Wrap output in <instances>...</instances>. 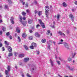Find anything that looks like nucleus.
Here are the masks:
<instances>
[{"instance_id":"c9c22d12","label":"nucleus","mask_w":77,"mask_h":77,"mask_svg":"<svg viewBox=\"0 0 77 77\" xmlns=\"http://www.w3.org/2000/svg\"><path fill=\"white\" fill-rule=\"evenodd\" d=\"M18 39L19 42H20L21 41V39L20 37H18Z\"/></svg>"},{"instance_id":"6ab92c4d","label":"nucleus","mask_w":77,"mask_h":77,"mask_svg":"<svg viewBox=\"0 0 77 77\" xmlns=\"http://www.w3.org/2000/svg\"><path fill=\"white\" fill-rule=\"evenodd\" d=\"M42 43H45L46 42V39H42Z\"/></svg>"},{"instance_id":"6e6d98bb","label":"nucleus","mask_w":77,"mask_h":77,"mask_svg":"<svg viewBox=\"0 0 77 77\" xmlns=\"http://www.w3.org/2000/svg\"><path fill=\"white\" fill-rule=\"evenodd\" d=\"M2 31H0V35H2Z\"/></svg>"},{"instance_id":"412c9836","label":"nucleus","mask_w":77,"mask_h":77,"mask_svg":"<svg viewBox=\"0 0 77 77\" xmlns=\"http://www.w3.org/2000/svg\"><path fill=\"white\" fill-rule=\"evenodd\" d=\"M28 23L29 24H31L32 23V21L30 20H28Z\"/></svg>"},{"instance_id":"a211bd4d","label":"nucleus","mask_w":77,"mask_h":77,"mask_svg":"<svg viewBox=\"0 0 77 77\" xmlns=\"http://www.w3.org/2000/svg\"><path fill=\"white\" fill-rule=\"evenodd\" d=\"M63 5L64 7H66L67 5L66 4V3L65 2H63Z\"/></svg>"},{"instance_id":"a878e982","label":"nucleus","mask_w":77,"mask_h":77,"mask_svg":"<svg viewBox=\"0 0 77 77\" xmlns=\"http://www.w3.org/2000/svg\"><path fill=\"white\" fill-rule=\"evenodd\" d=\"M59 17H60V15L59 14H58L57 16V18L58 20L59 19Z\"/></svg>"},{"instance_id":"5701e85b","label":"nucleus","mask_w":77,"mask_h":77,"mask_svg":"<svg viewBox=\"0 0 77 77\" xmlns=\"http://www.w3.org/2000/svg\"><path fill=\"white\" fill-rule=\"evenodd\" d=\"M42 14V12L41 11H39L38 13V15L39 16H40V15H41Z\"/></svg>"},{"instance_id":"e433bc0d","label":"nucleus","mask_w":77,"mask_h":77,"mask_svg":"<svg viewBox=\"0 0 77 77\" xmlns=\"http://www.w3.org/2000/svg\"><path fill=\"white\" fill-rule=\"evenodd\" d=\"M40 27V25L39 24L37 25L36 28H37V29H38V27Z\"/></svg>"},{"instance_id":"7c9ffc66","label":"nucleus","mask_w":77,"mask_h":77,"mask_svg":"<svg viewBox=\"0 0 77 77\" xmlns=\"http://www.w3.org/2000/svg\"><path fill=\"white\" fill-rule=\"evenodd\" d=\"M24 47L26 50H28V47H27V46L26 45H25V46H24Z\"/></svg>"},{"instance_id":"4d7b16f0","label":"nucleus","mask_w":77,"mask_h":77,"mask_svg":"<svg viewBox=\"0 0 77 77\" xmlns=\"http://www.w3.org/2000/svg\"><path fill=\"white\" fill-rule=\"evenodd\" d=\"M2 51H5V48L4 47L2 48Z\"/></svg>"},{"instance_id":"20e7f679","label":"nucleus","mask_w":77,"mask_h":77,"mask_svg":"<svg viewBox=\"0 0 77 77\" xmlns=\"http://www.w3.org/2000/svg\"><path fill=\"white\" fill-rule=\"evenodd\" d=\"M69 17L72 21H74V17L73 16V15H72V14H70Z\"/></svg>"},{"instance_id":"473e14b6","label":"nucleus","mask_w":77,"mask_h":77,"mask_svg":"<svg viewBox=\"0 0 77 77\" xmlns=\"http://www.w3.org/2000/svg\"><path fill=\"white\" fill-rule=\"evenodd\" d=\"M2 30L3 31H5V30H6V27H3V28L2 29Z\"/></svg>"},{"instance_id":"9b49d317","label":"nucleus","mask_w":77,"mask_h":77,"mask_svg":"<svg viewBox=\"0 0 77 77\" xmlns=\"http://www.w3.org/2000/svg\"><path fill=\"white\" fill-rule=\"evenodd\" d=\"M45 11H49V7L48 6H45Z\"/></svg>"},{"instance_id":"f03ea898","label":"nucleus","mask_w":77,"mask_h":77,"mask_svg":"<svg viewBox=\"0 0 77 77\" xmlns=\"http://www.w3.org/2000/svg\"><path fill=\"white\" fill-rule=\"evenodd\" d=\"M7 69L8 70H5V72L6 75H8L9 74V72L10 71V69H11V66H8L7 67Z\"/></svg>"},{"instance_id":"423d86ee","label":"nucleus","mask_w":77,"mask_h":77,"mask_svg":"<svg viewBox=\"0 0 77 77\" xmlns=\"http://www.w3.org/2000/svg\"><path fill=\"white\" fill-rule=\"evenodd\" d=\"M36 69V65L34 64L32 66V71L35 70Z\"/></svg>"},{"instance_id":"0e129e2a","label":"nucleus","mask_w":77,"mask_h":77,"mask_svg":"<svg viewBox=\"0 0 77 77\" xmlns=\"http://www.w3.org/2000/svg\"><path fill=\"white\" fill-rule=\"evenodd\" d=\"M22 76L23 77H24V75L23 74H22Z\"/></svg>"},{"instance_id":"c03bdc74","label":"nucleus","mask_w":77,"mask_h":77,"mask_svg":"<svg viewBox=\"0 0 77 77\" xmlns=\"http://www.w3.org/2000/svg\"><path fill=\"white\" fill-rule=\"evenodd\" d=\"M59 60H60L61 61H62V60H63V59L59 57Z\"/></svg>"},{"instance_id":"72a5a7b5","label":"nucleus","mask_w":77,"mask_h":77,"mask_svg":"<svg viewBox=\"0 0 77 77\" xmlns=\"http://www.w3.org/2000/svg\"><path fill=\"white\" fill-rule=\"evenodd\" d=\"M57 62L58 65H60V62L59 61H57Z\"/></svg>"},{"instance_id":"3c124183","label":"nucleus","mask_w":77,"mask_h":77,"mask_svg":"<svg viewBox=\"0 0 77 77\" xmlns=\"http://www.w3.org/2000/svg\"><path fill=\"white\" fill-rule=\"evenodd\" d=\"M29 39H33V37L32 36H30L29 37Z\"/></svg>"},{"instance_id":"864d4df0","label":"nucleus","mask_w":77,"mask_h":77,"mask_svg":"<svg viewBox=\"0 0 77 77\" xmlns=\"http://www.w3.org/2000/svg\"><path fill=\"white\" fill-rule=\"evenodd\" d=\"M9 46H8V45H6L5 46V47H6V48H9Z\"/></svg>"},{"instance_id":"e2e57ef3","label":"nucleus","mask_w":77,"mask_h":77,"mask_svg":"<svg viewBox=\"0 0 77 77\" xmlns=\"http://www.w3.org/2000/svg\"><path fill=\"white\" fill-rule=\"evenodd\" d=\"M63 44V43H62V42H60V43H58V44H59V45L60 44Z\"/></svg>"},{"instance_id":"0eeeda50","label":"nucleus","mask_w":77,"mask_h":77,"mask_svg":"<svg viewBox=\"0 0 77 77\" xmlns=\"http://www.w3.org/2000/svg\"><path fill=\"white\" fill-rule=\"evenodd\" d=\"M35 36L37 38H39L40 37V35H39L38 33L37 32H36L35 33Z\"/></svg>"},{"instance_id":"69168bd1","label":"nucleus","mask_w":77,"mask_h":77,"mask_svg":"<svg viewBox=\"0 0 77 77\" xmlns=\"http://www.w3.org/2000/svg\"><path fill=\"white\" fill-rule=\"evenodd\" d=\"M11 20H14V17H11Z\"/></svg>"},{"instance_id":"bf43d9fd","label":"nucleus","mask_w":77,"mask_h":77,"mask_svg":"<svg viewBox=\"0 0 77 77\" xmlns=\"http://www.w3.org/2000/svg\"><path fill=\"white\" fill-rule=\"evenodd\" d=\"M75 11V9H72V11L73 12H74V11Z\"/></svg>"},{"instance_id":"dca6fc26","label":"nucleus","mask_w":77,"mask_h":77,"mask_svg":"<svg viewBox=\"0 0 77 77\" xmlns=\"http://www.w3.org/2000/svg\"><path fill=\"white\" fill-rule=\"evenodd\" d=\"M32 45L34 47H36L37 45L36 44L34 43H32Z\"/></svg>"},{"instance_id":"13d9d810","label":"nucleus","mask_w":77,"mask_h":77,"mask_svg":"<svg viewBox=\"0 0 77 77\" xmlns=\"http://www.w3.org/2000/svg\"><path fill=\"white\" fill-rule=\"evenodd\" d=\"M51 26L52 28H54V25Z\"/></svg>"},{"instance_id":"2eb2a0df","label":"nucleus","mask_w":77,"mask_h":77,"mask_svg":"<svg viewBox=\"0 0 77 77\" xmlns=\"http://www.w3.org/2000/svg\"><path fill=\"white\" fill-rule=\"evenodd\" d=\"M50 62L51 63V66H54V63H53V61L51 60V59H50Z\"/></svg>"},{"instance_id":"7ed1b4c3","label":"nucleus","mask_w":77,"mask_h":77,"mask_svg":"<svg viewBox=\"0 0 77 77\" xmlns=\"http://www.w3.org/2000/svg\"><path fill=\"white\" fill-rule=\"evenodd\" d=\"M38 21L40 24L41 25L42 28L43 29L45 28V25H44V23L42 22V20H39Z\"/></svg>"},{"instance_id":"aec40b11","label":"nucleus","mask_w":77,"mask_h":77,"mask_svg":"<svg viewBox=\"0 0 77 77\" xmlns=\"http://www.w3.org/2000/svg\"><path fill=\"white\" fill-rule=\"evenodd\" d=\"M5 9H7V10H9V7H8V5H5Z\"/></svg>"},{"instance_id":"79ce46f5","label":"nucleus","mask_w":77,"mask_h":77,"mask_svg":"<svg viewBox=\"0 0 77 77\" xmlns=\"http://www.w3.org/2000/svg\"><path fill=\"white\" fill-rule=\"evenodd\" d=\"M9 38H10V39H12V36L10 35L9 36Z\"/></svg>"},{"instance_id":"4be33fe9","label":"nucleus","mask_w":77,"mask_h":77,"mask_svg":"<svg viewBox=\"0 0 77 77\" xmlns=\"http://www.w3.org/2000/svg\"><path fill=\"white\" fill-rule=\"evenodd\" d=\"M72 60V58L70 57H69L68 59V62H71Z\"/></svg>"},{"instance_id":"58836bf2","label":"nucleus","mask_w":77,"mask_h":77,"mask_svg":"<svg viewBox=\"0 0 77 77\" xmlns=\"http://www.w3.org/2000/svg\"><path fill=\"white\" fill-rule=\"evenodd\" d=\"M26 13L24 12H22V15H23L24 16H25L24 15H26Z\"/></svg>"},{"instance_id":"c756f323","label":"nucleus","mask_w":77,"mask_h":77,"mask_svg":"<svg viewBox=\"0 0 77 77\" xmlns=\"http://www.w3.org/2000/svg\"><path fill=\"white\" fill-rule=\"evenodd\" d=\"M34 47L33 46H32H32H30V48L31 49H34Z\"/></svg>"},{"instance_id":"bb28decb","label":"nucleus","mask_w":77,"mask_h":77,"mask_svg":"<svg viewBox=\"0 0 77 77\" xmlns=\"http://www.w3.org/2000/svg\"><path fill=\"white\" fill-rule=\"evenodd\" d=\"M10 21H11V23L12 24H14V22L13 20L11 19Z\"/></svg>"},{"instance_id":"f704fd0d","label":"nucleus","mask_w":77,"mask_h":77,"mask_svg":"<svg viewBox=\"0 0 77 77\" xmlns=\"http://www.w3.org/2000/svg\"><path fill=\"white\" fill-rule=\"evenodd\" d=\"M47 32L48 33L47 34V35H49L50 34V30H48Z\"/></svg>"},{"instance_id":"a18cd8bd","label":"nucleus","mask_w":77,"mask_h":77,"mask_svg":"<svg viewBox=\"0 0 77 77\" xmlns=\"http://www.w3.org/2000/svg\"><path fill=\"white\" fill-rule=\"evenodd\" d=\"M6 35L7 36L9 35V32H8L6 33Z\"/></svg>"},{"instance_id":"c85d7f7f","label":"nucleus","mask_w":77,"mask_h":77,"mask_svg":"<svg viewBox=\"0 0 77 77\" xmlns=\"http://www.w3.org/2000/svg\"><path fill=\"white\" fill-rule=\"evenodd\" d=\"M26 11L27 12V13H28V14H29V12H30V10H29V9H28L26 10Z\"/></svg>"},{"instance_id":"ea45409f","label":"nucleus","mask_w":77,"mask_h":77,"mask_svg":"<svg viewBox=\"0 0 77 77\" xmlns=\"http://www.w3.org/2000/svg\"><path fill=\"white\" fill-rule=\"evenodd\" d=\"M29 4H26L25 5V7H28Z\"/></svg>"},{"instance_id":"f3484780","label":"nucleus","mask_w":77,"mask_h":77,"mask_svg":"<svg viewBox=\"0 0 77 77\" xmlns=\"http://www.w3.org/2000/svg\"><path fill=\"white\" fill-rule=\"evenodd\" d=\"M8 50L9 52H11L12 51V48H11V47H8Z\"/></svg>"},{"instance_id":"f257e3e1","label":"nucleus","mask_w":77,"mask_h":77,"mask_svg":"<svg viewBox=\"0 0 77 77\" xmlns=\"http://www.w3.org/2000/svg\"><path fill=\"white\" fill-rule=\"evenodd\" d=\"M19 18L20 20V21L22 23L23 26H26V22H23V17L21 16H19Z\"/></svg>"},{"instance_id":"ddd939ff","label":"nucleus","mask_w":77,"mask_h":77,"mask_svg":"<svg viewBox=\"0 0 77 77\" xmlns=\"http://www.w3.org/2000/svg\"><path fill=\"white\" fill-rule=\"evenodd\" d=\"M29 60V58H26L24 59V61L25 62H27V61H28Z\"/></svg>"},{"instance_id":"9d476101","label":"nucleus","mask_w":77,"mask_h":77,"mask_svg":"<svg viewBox=\"0 0 77 77\" xmlns=\"http://www.w3.org/2000/svg\"><path fill=\"white\" fill-rule=\"evenodd\" d=\"M19 56L20 57H24V54H19Z\"/></svg>"},{"instance_id":"774afa93","label":"nucleus","mask_w":77,"mask_h":77,"mask_svg":"<svg viewBox=\"0 0 77 77\" xmlns=\"http://www.w3.org/2000/svg\"><path fill=\"white\" fill-rule=\"evenodd\" d=\"M53 43L55 45V44H56V42H53Z\"/></svg>"},{"instance_id":"393cba45","label":"nucleus","mask_w":77,"mask_h":77,"mask_svg":"<svg viewBox=\"0 0 77 77\" xmlns=\"http://www.w3.org/2000/svg\"><path fill=\"white\" fill-rule=\"evenodd\" d=\"M67 68H69V69H70L71 71H73V70H74V69H72V68L71 69L69 66H68Z\"/></svg>"},{"instance_id":"2f4dec72","label":"nucleus","mask_w":77,"mask_h":77,"mask_svg":"<svg viewBox=\"0 0 77 77\" xmlns=\"http://www.w3.org/2000/svg\"><path fill=\"white\" fill-rule=\"evenodd\" d=\"M12 53H9V54L8 55L9 57H10V56H12Z\"/></svg>"},{"instance_id":"f8f14e48","label":"nucleus","mask_w":77,"mask_h":77,"mask_svg":"<svg viewBox=\"0 0 77 77\" xmlns=\"http://www.w3.org/2000/svg\"><path fill=\"white\" fill-rule=\"evenodd\" d=\"M64 47L67 49H68V45L67 43H64Z\"/></svg>"},{"instance_id":"8fccbe9b","label":"nucleus","mask_w":77,"mask_h":77,"mask_svg":"<svg viewBox=\"0 0 77 77\" xmlns=\"http://www.w3.org/2000/svg\"><path fill=\"white\" fill-rule=\"evenodd\" d=\"M35 14H37V13L38 12V11H36V10H35L34 11Z\"/></svg>"},{"instance_id":"39448f33","label":"nucleus","mask_w":77,"mask_h":77,"mask_svg":"<svg viewBox=\"0 0 77 77\" xmlns=\"http://www.w3.org/2000/svg\"><path fill=\"white\" fill-rule=\"evenodd\" d=\"M45 15L47 18H48V15H49V13H48V11H45Z\"/></svg>"},{"instance_id":"4468645a","label":"nucleus","mask_w":77,"mask_h":77,"mask_svg":"<svg viewBox=\"0 0 77 77\" xmlns=\"http://www.w3.org/2000/svg\"><path fill=\"white\" fill-rule=\"evenodd\" d=\"M22 36L23 37V38H25L27 36V35H26V33H23L22 34Z\"/></svg>"},{"instance_id":"b1692460","label":"nucleus","mask_w":77,"mask_h":77,"mask_svg":"<svg viewBox=\"0 0 77 77\" xmlns=\"http://www.w3.org/2000/svg\"><path fill=\"white\" fill-rule=\"evenodd\" d=\"M6 1L8 2L9 3H12V1H11V0H6Z\"/></svg>"},{"instance_id":"1a4fd4ad","label":"nucleus","mask_w":77,"mask_h":77,"mask_svg":"<svg viewBox=\"0 0 77 77\" xmlns=\"http://www.w3.org/2000/svg\"><path fill=\"white\" fill-rule=\"evenodd\" d=\"M16 30L17 33H20V28H19V27H17L16 29Z\"/></svg>"},{"instance_id":"4c0bfd02","label":"nucleus","mask_w":77,"mask_h":77,"mask_svg":"<svg viewBox=\"0 0 77 77\" xmlns=\"http://www.w3.org/2000/svg\"><path fill=\"white\" fill-rule=\"evenodd\" d=\"M14 55H15V56H17V55H18V53H17V52H15L14 53Z\"/></svg>"},{"instance_id":"a19ab883","label":"nucleus","mask_w":77,"mask_h":77,"mask_svg":"<svg viewBox=\"0 0 77 77\" xmlns=\"http://www.w3.org/2000/svg\"><path fill=\"white\" fill-rule=\"evenodd\" d=\"M37 54H39V51H36Z\"/></svg>"},{"instance_id":"49530a36","label":"nucleus","mask_w":77,"mask_h":77,"mask_svg":"<svg viewBox=\"0 0 77 77\" xmlns=\"http://www.w3.org/2000/svg\"><path fill=\"white\" fill-rule=\"evenodd\" d=\"M23 20H26V18L25 17H23Z\"/></svg>"},{"instance_id":"338daca9","label":"nucleus","mask_w":77,"mask_h":77,"mask_svg":"<svg viewBox=\"0 0 77 77\" xmlns=\"http://www.w3.org/2000/svg\"><path fill=\"white\" fill-rule=\"evenodd\" d=\"M48 49H50V47L49 45H48Z\"/></svg>"},{"instance_id":"052dcab7","label":"nucleus","mask_w":77,"mask_h":77,"mask_svg":"<svg viewBox=\"0 0 77 77\" xmlns=\"http://www.w3.org/2000/svg\"><path fill=\"white\" fill-rule=\"evenodd\" d=\"M67 33H70V32H69V31L67 30Z\"/></svg>"},{"instance_id":"5fc2aeb1","label":"nucleus","mask_w":77,"mask_h":77,"mask_svg":"<svg viewBox=\"0 0 77 77\" xmlns=\"http://www.w3.org/2000/svg\"><path fill=\"white\" fill-rule=\"evenodd\" d=\"M3 46V44L2 43H0V48L2 47Z\"/></svg>"},{"instance_id":"6e6552de","label":"nucleus","mask_w":77,"mask_h":77,"mask_svg":"<svg viewBox=\"0 0 77 77\" xmlns=\"http://www.w3.org/2000/svg\"><path fill=\"white\" fill-rule=\"evenodd\" d=\"M58 33L59 34H60V35H61V36H65V35L64 34V33L62 32H61L60 31L58 32Z\"/></svg>"},{"instance_id":"37998d69","label":"nucleus","mask_w":77,"mask_h":77,"mask_svg":"<svg viewBox=\"0 0 77 77\" xmlns=\"http://www.w3.org/2000/svg\"><path fill=\"white\" fill-rule=\"evenodd\" d=\"M51 43V40H49L48 42H47L48 44H49V43Z\"/></svg>"},{"instance_id":"cd10ccee","label":"nucleus","mask_w":77,"mask_h":77,"mask_svg":"<svg viewBox=\"0 0 77 77\" xmlns=\"http://www.w3.org/2000/svg\"><path fill=\"white\" fill-rule=\"evenodd\" d=\"M5 44L6 45H9V43L8 42H7L6 41H5Z\"/></svg>"},{"instance_id":"680f3d73","label":"nucleus","mask_w":77,"mask_h":77,"mask_svg":"<svg viewBox=\"0 0 77 77\" xmlns=\"http://www.w3.org/2000/svg\"><path fill=\"white\" fill-rule=\"evenodd\" d=\"M74 3L75 5H77V1H75L74 2Z\"/></svg>"},{"instance_id":"de8ad7c7","label":"nucleus","mask_w":77,"mask_h":77,"mask_svg":"<svg viewBox=\"0 0 77 77\" xmlns=\"http://www.w3.org/2000/svg\"><path fill=\"white\" fill-rule=\"evenodd\" d=\"M75 54H76V53H74L73 56L72 57L73 58H74V56H75Z\"/></svg>"},{"instance_id":"603ef678","label":"nucleus","mask_w":77,"mask_h":77,"mask_svg":"<svg viewBox=\"0 0 77 77\" xmlns=\"http://www.w3.org/2000/svg\"><path fill=\"white\" fill-rule=\"evenodd\" d=\"M3 8V7H2V6L1 5H0V9H2Z\"/></svg>"},{"instance_id":"09e8293b","label":"nucleus","mask_w":77,"mask_h":77,"mask_svg":"<svg viewBox=\"0 0 77 77\" xmlns=\"http://www.w3.org/2000/svg\"><path fill=\"white\" fill-rule=\"evenodd\" d=\"M34 3L35 5H36L37 4V1H35L34 2Z\"/></svg>"}]
</instances>
